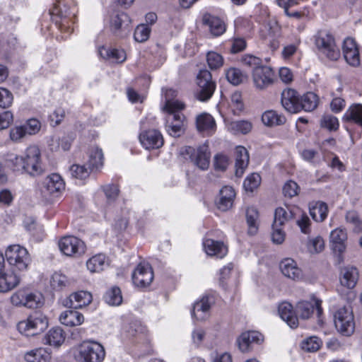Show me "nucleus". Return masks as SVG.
<instances>
[{
  "mask_svg": "<svg viewBox=\"0 0 362 362\" xmlns=\"http://www.w3.org/2000/svg\"><path fill=\"white\" fill-rule=\"evenodd\" d=\"M151 28L146 25H139L134 30V37L137 42H144L149 37Z\"/></svg>",
  "mask_w": 362,
  "mask_h": 362,
  "instance_id": "51",
  "label": "nucleus"
},
{
  "mask_svg": "<svg viewBox=\"0 0 362 362\" xmlns=\"http://www.w3.org/2000/svg\"><path fill=\"white\" fill-rule=\"evenodd\" d=\"M203 23L209 28L214 36H219L226 31L224 23L218 17L206 13L203 16Z\"/></svg>",
  "mask_w": 362,
  "mask_h": 362,
  "instance_id": "30",
  "label": "nucleus"
},
{
  "mask_svg": "<svg viewBox=\"0 0 362 362\" xmlns=\"http://www.w3.org/2000/svg\"><path fill=\"white\" fill-rule=\"evenodd\" d=\"M258 218L259 213L257 210L253 207H248L246 211V221L248 226V233L255 235L258 230Z\"/></svg>",
  "mask_w": 362,
  "mask_h": 362,
  "instance_id": "38",
  "label": "nucleus"
},
{
  "mask_svg": "<svg viewBox=\"0 0 362 362\" xmlns=\"http://www.w3.org/2000/svg\"><path fill=\"white\" fill-rule=\"evenodd\" d=\"M299 187L298 184L293 181L289 180L286 182L283 187V194L285 197L292 198L298 194Z\"/></svg>",
  "mask_w": 362,
  "mask_h": 362,
  "instance_id": "59",
  "label": "nucleus"
},
{
  "mask_svg": "<svg viewBox=\"0 0 362 362\" xmlns=\"http://www.w3.org/2000/svg\"><path fill=\"white\" fill-rule=\"evenodd\" d=\"M310 215L317 222L323 221L327 216V206L325 202H317L309 208Z\"/></svg>",
  "mask_w": 362,
  "mask_h": 362,
  "instance_id": "37",
  "label": "nucleus"
},
{
  "mask_svg": "<svg viewBox=\"0 0 362 362\" xmlns=\"http://www.w3.org/2000/svg\"><path fill=\"white\" fill-rule=\"evenodd\" d=\"M27 134L32 135L39 132L40 129V123L36 119H30L27 123L23 125Z\"/></svg>",
  "mask_w": 362,
  "mask_h": 362,
  "instance_id": "64",
  "label": "nucleus"
},
{
  "mask_svg": "<svg viewBox=\"0 0 362 362\" xmlns=\"http://www.w3.org/2000/svg\"><path fill=\"white\" fill-rule=\"evenodd\" d=\"M5 166L18 174L25 172L24 156H19L13 153H8L4 156Z\"/></svg>",
  "mask_w": 362,
  "mask_h": 362,
  "instance_id": "29",
  "label": "nucleus"
},
{
  "mask_svg": "<svg viewBox=\"0 0 362 362\" xmlns=\"http://www.w3.org/2000/svg\"><path fill=\"white\" fill-rule=\"evenodd\" d=\"M280 269L282 274L293 280H298L302 277V271L297 267L296 262L292 259H285L280 263Z\"/></svg>",
  "mask_w": 362,
  "mask_h": 362,
  "instance_id": "27",
  "label": "nucleus"
},
{
  "mask_svg": "<svg viewBox=\"0 0 362 362\" xmlns=\"http://www.w3.org/2000/svg\"><path fill=\"white\" fill-rule=\"evenodd\" d=\"M67 283L66 276L59 273H54L50 281L51 286L54 290H62L66 286Z\"/></svg>",
  "mask_w": 362,
  "mask_h": 362,
  "instance_id": "56",
  "label": "nucleus"
},
{
  "mask_svg": "<svg viewBox=\"0 0 362 362\" xmlns=\"http://www.w3.org/2000/svg\"><path fill=\"white\" fill-rule=\"evenodd\" d=\"M344 119L346 122L357 124L362 127V105H351L345 112Z\"/></svg>",
  "mask_w": 362,
  "mask_h": 362,
  "instance_id": "36",
  "label": "nucleus"
},
{
  "mask_svg": "<svg viewBox=\"0 0 362 362\" xmlns=\"http://www.w3.org/2000/svg\"><path fill=\"white\" fill-rule=\"evenodd\" d=\"M49 13L61 32L69 34L73 31L71 26L74 23L75 13L67 8L63 2L59 1L56 4Z\"/></svg>",
  "mask_w": 362,
  "mask_h": 362,
  "instance_id": "2",
  "label": "nucleus"
},
{
  "mask_svg": "<svg viewBox=\"0 0 362 362\" xmlns=\"http://www.w3.org/2000/svg\"><path fill=\"white\" fill-rule=\"evenodd\" d=\"M65 188V184L62 177L57 173L47 176L42 182L40 192L45 199L49 196L57 197Z\"/></svg>",
  "mask_w": 362,
  "mask_h": 362,
  "instance_id": "10",
  "label": "nucleus"
},
{
  "mask_svg": "<svg viewBox=\"0 0 362 362\" xmlns=\"http://www.w3.org/2000/svg\"><path fill=\"white\" fill-rule=\"evenodd\" d=\"M358 272L356 267H345L341 269L339 281L342 286L351 289L356 285Z\"/></svg>",
  "mask_w": 362,
  "mask_h": 362,
  "instance_id": "22",
  "label": "nucleus"
},
{
  "mask_svg": "<svg viewBox=\"0 0 362 362\" xmlns=\"http://www.w3.org/2000/svg\"><path fill=\"white\" fill-rule=\"evenodd\" d=\"M262 121L266 126L274 127L284 124L286 119L276 111L267 110L262 114Z\"/></svg>",
  "mask_w": 362,
  "mask_h": 362,
  "instance_id": "35",
  "label": "nucleus"
},
{
  "mask_svg": "<svg viewBox=\"0 0 362 362\" xmlns=\"http://www.w3.org/2000/svg\"><path fill=\"white\" fill-rule=\"evenodd\" d=\"M49 358L48 353L42 348L33 350L25 356L28 362H45Z\"/></svg>",
  "mask_w": 362,
  "mask_h": 362,
  "instance_id": "47",
  "label": "nucleus"
},
{
  "mask_svg": "<svg viewBox=\"0 0 362 362\" xmlns=\"http://www.w3.org/2000/svg\"><path fill=\"white\" fill-rule=\"evenodd\" d=\"M21 281V276L13 269L11 272L0 273V293H6L16 288Z\"/></svg>",
  "mask_w": 362,
  "mask_h": 362,
  "instance_id": "26",
  "label": "nucleus"
},
{
  "mask_svg": "<svg viewBox=\"0 0 362 362\" xmlns=\"http://www.w3.org/2000/svg\"><path fill=\"white\" fill-rule=\"evenodd\" d=\"M181 154L202 170H206L209 167L211 153L208 145L205 144L197 148L185 146Z\"/></svg>",
  "mask_w": 362,
  "mask_h": 362,
  "instance_id": "6",
  "label": "nucleus"
},
{
  "mask_svg": "<svg viewBox=\"0 0 362 362\" xmlns=\"http://www.w3.org/2000/svg\"><path fill=\"white\" fill-rule=\"evenodd\" d=\"M315 45H333L335 44L334 37L327 31H320L315 36Z\"/></svg>",
  "mask_w": 362,
  "mask_h": 362,
  "instance_id": "52",
  "label": "nucleus"
},
{
  "mask_svg": "<svg viewBox=\"0 0 362 362\" xmlns=\"http://www.w3.org/2000/svg\"><path fill=\"white\" fill-rule=\"evenodd\" d=\"M231 107L234 115H239L243 110L241 94L235 92L231 95Z\"/></svg>",
  "mask_w": 362,
  "mask_h": 362,
  "instance_id": "60",
  "label": "nucleus"
},
{
  "mask_svg": "<svg viewBox=\"0 0 362 362\" xmlns=\"http://www.w3.org/2000/svg\"><path fill=\"white\" fill-rule=\"evenodd\" d=\"M59 320L62 324L66 326L75 327L81 325L84 322V317L75 309L68 310L60 315Z\"/></svg>",
  "mask_w": 362,
  "mask_h": 362,
  "instance_id": "31",
  "label": "nucleus"
},
{
  "mask_svg": "<svg viewBox=\"0 0 362 362\" xmlns=\"http://www.w3.org/2000/svg\"><path fill=\"white\" fill-rule=\"evenodd\" d=\"M81 165L76 164L71 165L70 168V171L72 176L81 180L87 178L92 170L89 168L88 165Z\"/></svg>",
  "mask_w": 362,
  "mask_h": 362,
  "instance_id": "48",
  "label": "nucleus"
},
{
  "mask_svg": "<svg viewBox=\"0 0 362 362\" xmlns=\"http://www.w3.org/2000/svg\"><path fill=\"white\" fill-rule=\"evenodd\" d=\"M261 182V177L257 173H252L246 177L243 186L247 191L253 192Z\"/></svg>",
  "mask_w": 362,
  "mask_h": 362,
  "instance_id": "53",
  "label": "nucleus"
},
{
  "mask_svg": "<svg viewBox=\"0 0 362 362\" xmlns=\"http://www.w3.org/2000/svg\"><path fill=\"white\" fill-rule=\"evenodd\" d=\"M98 54L105 59L116 62H123L126 59V52L121 47H99Z\"/></svg>",
  "mask_w": 362,
  "mask_h": 362,
  "instance_id": "25",
  "label": "nucleus"
},
{
  "mask_svg": "<svg viewBox=\"0 0 362 362\" xmlns=\"http://www.w3.org/2000/svg\"><path fill=\"white\" fill-rule=\"evenodd\" d=\"M296 223L300 228V231L303 233H304L305 235H309L310 233L311 223H310V218H308V216L306 214H303L301 215V217L297 220Z\"/></svg>",
  "mask_w": 362,
  "mask_h": 362,
  "instance_id": "63",
  "label": "nucleus"
},
{
  "mask_svg": "<svg viewBox=\"0 0 362 362\" xmlns=\"http://www.w3.org/2000/svg\"><path fill=\"white\" fill-rule=\"evenodd\" d=\"M321 125L329 131H335L339 127V122L337 118L333 115H325L322 119Z\"/></svg>",
  "mask_w": 362,
  "mask_h": 362,
  "instance_id": "61",
  "label": "nucleus"
},
{
  "mask_svg": "<svg viewBox=\"0 0 362 362\" xmlns=\"http://www.w3.org/2000/svg\"><path fill=\"white\" fill-rule=\"evenodd\" d=\"M43 305L42 297L40 294L28 293L24 306L28 308H37Z\"/></svg>",
  "mask_w": 362,
  "mask_h": 362,
  "instance_id": "50",
  "label": "nucleus"
},
{
  "mask_svg": "<svg viewBox=\"0 0 362 362\" xmlns=\"http://www.w3.org/2000/svg\"><path fill=\"white\" fill-rule=\"evenodd\" d=\"M252 76L255 87L259 90L265 89L272 86L276 80L273 69L263 64L253 70Z\"/></svg>",
  "mask_w": 362,
  "mask_h": 362,
  "instance_id": "11",
  "label": "nucleus"
},
{
  "mask_svg": "<svg viewBox=\"0 0 362 362\" xmlns=\"http://www.w3.org/2000/svg\"><path fill=\"white\" fill-rule=\"evenodd\" d=\"M91 301V294L87 291H81L64 299L62 304L64 307L76 310L89 305Z\"/></svg>",
  "mask_w": 362,
  "mask_h": 362,
  "instance_id": "16",
  "label": "nucleus"
},
{
  "mask_svg": "<svg viewBox=\"0 0 362 362\" xmlns=\"http://www.w3.org/2000/svg\"><path fill=\"white\" fill-rule=\"evenodd\" d=\"M132 278L135 286L139 288L148 286L153 279V272L151 267L148 264H139L134 270Z\"/></svg>",
  "mask_w": 362,
  "mask_h": 362,
  "instance_id": "14",
  "label": "nucleus"
},
{
  "mask_svg": "<svg viewBox=\"0 0 362 362\" xmlns=\"http://www.w3.org/2000/svg\"><path fill=\"white\" fill-rule=\"evenodd\" d=\"M228 128L234 134H246L252 130V124L247 120H238L231 122L228 124Z\"/></svg>",
  "mask_w": 362,
  "mask_h": 362,
  "instance_id": "42",
  "label": "nucleus"
},
{
  "mask_svg": "<svg viewBox=\"0 0 362 362\" xmlns=\"http://www.w3.org/2000/svg\"><path fill=\"white\" fill-rule=\"evenodd\" d=\"M235 175L242 177L249 163V154L243 146H238L235 149Z\"/></svg>",
  "mask_w": 362,
  "mask_h": 362,
  "instance_id": "28",
  "label": "nucleus"
},
{
  "mask_svg": "<svg viewBox=\"0 0 362 362\" xmlns=\"http://www.w3.org/2000/svg\"><path fill=\"white\" fill-rule=\"evenodd\" d=\"M287 221H288V211H286L284 208H277L275 210L274 220L272 225L281 227Z\"/></svg>",
  "mask_w": 362,
  "mask_h": 362,
  "instance_id": "57",
  "label": "nucleus"
},
{
  "mask_svg": "<svg viewBox=\"0 0 362 362\" xmlns=\"http://www.w3.org/2000/svg\"><path fill=\"white\" fill-rule=\"evenodd\" d=\"M25 172L30 176L41 175L45 172V168L41 161V153L37 146L28 147L24 156Z\"/></svg>",
  "mask_w": 362,
  "mask_h": 362,
  "instance_id": "7",
  "label": "nucleus"
},
{
  "mask_svg": "<svg viewBox=\"0 0 362 362\" xmlns=\"http://www.w3.org/2000/svg\"><path fill=\"white\" fill-rule=\"evenodd\" d=\"M13 96L11 91L4 88H0V107H8L13 103Z\"/></svg>",
  "mask_w": 362,
  "mask_h": 362,
  "instance_id": "58",
  "label": "nucleus"
},
{
  "mask_svg": "<svg viewBox=\"0 0 362 362\" xmlns=\"http://www.w3.org/2000/svg\"><path fill=\"white\" fill-rule=\"evenodd\" d=\"M241 63L253 70L262 65V61L260 58L252 54H245L240 59Z\"/></svg>",
  "mask_w": 362,
  "mask_h": 362,
  "instance_id": "54",
  "label": "nucleus"
},
{
  "mask_svg": "<svg viewBox=\"0 0 362 362\" xmlns=\"http://www.w3.org/2000/svg\"><path fill=\"white\" fill-rule=\"evenodd\" d=\"M86 266L92 273L100 272L108 266V262L105 255L98 254L90 257L87 261Z\"/></svg>",
  "mask_w": 362,
  "mask_h": 362,
  "instance_id": "34",
  "label": "nucleus"
},
{
  "mask_svg": "<svg viewBox=\"0 0 362 362\" xmlns=\"http://www.w3.org/2000/svg\"><path fill=\"white\" fill-rule=\"evenodd\" d=\"M139 141L146 149L159 148L163 145V138L160 132L156 129H149L141 132Z\"/></svg>",
  "mask_w": 362,
  "mask_h": 362,
  "instance_id": "18",
  "label": "nucleus"
},
{
  "mask_svg": "<svg viewBox=\"0 0 362 362\" xmlns=\"http://www.w3.org/2000/svg\"><path fill=\"white\" fill-rule=\"evenodd\" d=\"M315 52L322 58L330 60H337L340 57V50L338 47H317Z\"/></svg>",
  "mask_w": 362,
  "mask_h": 362,
  "instance_id": "45",
  "label": "nucleus"
},
{
  "mask_svg": "<svg viewBox=\"0 0 362 362\" xmlns=\"http://www.w3.org/2000/svg\"><path fill=\"white\" fill-rule=\"evenodd\" d=\"M105 356L104 347L95 341H83L76 349L77 362H102Z\"/></svg>",
  "mask_w": 362,
  "mask_h": 362,
  "instance_id": "4",
  "label": "nucleus"
},
{
  "mask_svg": "<svg viewBox=\"0 0 362 362\" xmlns=\"http://www.w3.org/2000/svg\"><path fill=\"white\" fill-rule=\"evenodd\" d=\"M264 340L261 333L257 331H249L243 333L237 339V344L242 352L250 351L252 345L259 344Z\"/></svg>",
  "mask_w": 362,
  "mask_h": 362,
  "instance_id": "17",
  "label": "nucleus"
},
{
  "mask_svg": "<svg viewBox=\"0 0 362 362\" xmlns=\"http://www.w3.org/2000/svg\"><path fill=\"white\" fill-rule=\"evenodd\" d=\"M185 107V104L180 101H168L165 105V110L168 112L166 130L173 137L180 136L184 132L185 116L180 110Z\"/></svg>",
  "mask_w": 362,
  "mask_h": 362,
  "instance_id": "1",
  "label": "nucleus"
},
{
  "mask_svg": "<svg viewBox=\"0 0 362 362\" xmlns=\"http://www.w3.org/2000/svg\"><path fill=\"white\" fill-rule=\"evenodd\" d=\"M197 99L204 102L209 100L216 89V83L212 80L211 72L206 69L200 70L197 76Z\"/></svg>",
  "mask_w": 362,
  "mask_h": 362,
  "instance_id": "9",
  "label": "nucleus"
},
{
  "mask_svg": "<svg viewBox=\"0 0 362 362\" xmlns=\"http://www.w3.org/2000/svg\"><path fill=\"white\" fill-rule=\"evenodd\" d=\"M322 341L317 337H310L305 339L301 344V348L308 352L317 351L321 346Z\"/></svg>",
  "mask_w": 362,
  "mask_h": 362,
  "instance_id": "49",
  "label": "nucleus"
},
{
  "mask_svg": "<svg viewBox=\"0 0 362 362\" xmlns=\"http://www.w3.org/2000/svg\"><path fill=\"white\" fill-rule=\"evenodd\" d=\"M204 247L206 253L209 256L222 258L227 253V248L222 242L216 241L212 239H206L204 242Z\"/></svg>",
  "mask_w": 362,
  "mask_h": 362,
  "instance_id": "32",
  "label": "nucleus"
},
{
  "mask_svg": "<svg viewBox=\"0 0 362 362\" xmlns=\"http://www.w3.org/2000/svg\"><path fill=\"white\" fill-rule=\"evenodd\" d=\"M64 332L59 327L51 329L46 335L47 343L50 346H59L64 342Z\"/></svg>",
  "mask_w": 362,
  "mask_h": 362,
  "instance_id": "41",
  "label": "nucleus"
},
{
  "mask_svg": "<svg viewBox=\"0 0 362 362\" xmlns=\"http://www.w3.org/2000/svg\"><path fill=\"white\" fill-rule=\"evenodd\" d=\"M207 63L211 69H216L222 66L223 59L221 54L215 52H209L206 56Z\"/></svg>",
  "mask_w": 362,
  "mask_h": 362,
  "instance_id": "55",
  "label": "nucleus"
},
{
  "mask_svg": "<svg viewBox=\"0 0 362 362\" xmlns=\"http://www.w3.org/2000/svg\"><path fill=\"white\" fill-rule=\"evenodd\" d=\"M334 318L336 329L339 332L344 336H350L354 333L355 322L353 312L349 306L339 308Z\"/></svg>",
  "mask_w": 362,
  "mask_h": 362,
  "instance_id": "8",
  "label": "nucleus"
},
{
  "mask_svg": "<svg viewBox=\"0 0 362 362\" xmlns=\"http://www.w3.org/2000/svg\"><path fill=\"white\" fill-rule=\"evenodd\" d=\"M318 101V96L313 92H307L303 95H300L299 112L314 110L317 107Z\"/></svg>",
  "mask_w": 362,
  "mask_h": 362,
  "instance_id": "33",
  "label": "nucleus"
},
{
  "mask_svg": "<svg viewBox=\"0 0 362 362\" xmlns=\"http://www.w3.org/2000/svg\"><path fill=\"white\" fill-rule=\"evenodd\" d=\"M226 77L228 81L234 86H238L247 79L246 74L235 67H230L226 71Z\"/></svg>",
  "mask_w": 362,
  "mask_h": 362,
  "instance_id": "39",
  "label": "nucleus"
},
{
  "mask_svg": "<svg viewBox=\"0 0 362 362\" xmlns=\"http://www.w3.org/2000/svg\"><path fill=\"white\" fill-rule=\"evenodd\" d=\"M103 298L105 303L110 305H119L122 302V296L120 288L117 286L112 287L105 293Z\"/></svg>",
  "mask_w": 362,
  "mask_h": 362,
  "instance_id": "43",
  "label": "nucleus"
},
{
  "mask_svg": "<svg viewBox=\"0 0 362 362\" xmlns=\"http://www.w3.org/2000/svg\"><path fill=\"white\" fill-rule=\"evenodd\" d=\"M229 160L227 156L217 154L214 157V165L215 170L225 171L228 165Z\"/></svg>",
  "mask_w": 362,
  "mask_h": 362,
  "instance_id": "62",
  "label": "nucleus"
},
{
  "mask_svg": "<svg viewBox=\"0 0 362 362\" xmlns=\"http://www.w3.org/2000/svg\"><path fill=\"white\" fill-rule=\"evenodd\" d=\"M211 302L208 296H204L194 304L192 316L197 320L204 321L209 317Z\"/></svg>",
  "mask_w": 362,
  "mask_h": 362,
  "instance_id": "23",
  "label": "nucleus"
},
{
  "mask_svg": "<svg viewBox=\"0 0 362 362\" xmlns=\"http://www.w3.org/2000/svg\"><path fill=\"white\" fill-rule=\"evenodd\" d=\"M5 257L13 270L16 269L25 271L31 262L28 250L19 245L8 246L5 252Z\"/></svg>",
  "mask_w": 362,
  "mask_h": 362,
  "instance_id": "5",
  "label": "nucleus"
},
{
  "mask_svg": "<svg viewBox=\"0 0 362 362\" xmlns=\"http://www.w3.org/2000/svg\"><path fill=\"white\" fill-rule=\"evenodd\" d=\"M281 104L291 113L299 112L300 95L291 88L285 89L281 93Z\"/></svg>",
  "mask_w": 362,
  "mask_h": 362,
  "instance_id": "19",
  "label": "nucleus"
},
{
  "mask_svg": "<svg viewBox=\"0 0 362 362\" xmlns=\"http://www.w3.org/2000/svg\"><path fill=\"white\" fill-rule=\"evenodd\" d=\"M197 128L199 132L212 129L215 125L214 118L207 113H203L197 117Z\"/></svg>",
  "mask_w": 362,
  "mask_h": 362,
  "instance_id": "46",
  "label": "nucleus"
},
{
  "mask_svg": "<svg viewBox=\"0 0 362 362\" xmlns=\"http://www.w3.org/2000/svg\"><path fill=\"white\" fill-rule=\"evenodd\" d=\"M131 19L125 13H118L111 19V29L117 36L125 37L131 31Z\"/></svg>",
  "mask_w": 362,
  "mask_h": 362,
  "instance_id": "15",
  "label": "nucleus"
},
{
  "mask_svg": "<svg viewBox=\"0 0 362 362\" xmlns=\"http://www.w3.org/2000/svg\"><path fill=\"white\" fill-rule=\"evenodd\" d=\"M344 57L346 62L352 66L360 64L359 50L358 47H342Z\"/></svg>",
  "mask_w": 362,
  "mask_h": 362,
  "instance_id": "44",
  "label": "nucleus"
},
{
  "mask_svg": "<svg viewBox=\"0 0 362 362\" xmlns=\"http://www.w3.org/2000/svg\"><path fill=\"white\" fill-rule=\"evenodd\" d=\"M59 247L66 256L81 255L85 252V243L79 238L69 235L62 238L59 242Z\"/></svg>",
  "mask_w": 362,
  "mask_h": 362,
  "instance_id": "12",
  "label": "nucleus"
},
{
  "mask_svg": "<svg viewBox=\"0 0 362 362\" xmlns=\"http://www.w3.org/2000/svg\"><path fill=\"white\" fill-rule=\"evenodd\" d=\"M321 303L320 300L315 297H313L311 300H300L298 302L295 308L296 316L303 320H308L312 316L315 309L317 317H320L322 313Z\"/></svg>",
  "mask_w": 362,
  "mask_h": 362,
  "instance_id": "13",
  "label": "nucleus"
},
{
  "mask_svg": "<svg viewBox=\"0 0 362 362\" xmlns=\"http://www.w3.org/2000/svg\"><path fill=\"white\" fill-rule=\"evenodd\" d=\"M278 312L281 318L285 321L292 329L298 326V319L292 305L288 302H283L278 307Z\"/></svg>",
  "mask_w": 362,
  "mask_h": 362,
  "instance_id": "21",
  "label": "nucleus"
},
{
  "mask_svg": "<svg viewBox=\"0 0 362 362\" xmlns=\"http://www.w3.org/2000/svg\"><path fill=\"white\" fill-rule=\"evenodd\" d=\"M48 327V319L42 313L35 311L26 320L17 325L18 330L23 334L30 337L43 332Z\"/></svg>",
  "mask_w": 362,
  "mask_h": 362,
  "instance_id": "3",
  "label": "nucleus"
},
{
  "mask_svg": "<svg viewBox=\"0 0 362 362\" xmlns=\"http://www.w3.org/2000/svg\"><path fill=\"white\" fill-rule=\"evenodd\" d=\"M347 235L345 230L337 228L331 232L330 245L334 253L339 255L342 254L346 249L345 242Z\"/></svg>",
  "mask_w": 362,
  "mask_h": 362,
  "instance_id": "24",
  "label": "nucleus"
},
{
  "mask_svg": "<svg viewBox=\"0 0 362 362\" xmlns=\"http://www.w3.org/2000/svg\"><path fill=\"white\" fill-rule=\"evenodd\" d=\"M235 197V192L232 187L225 186L222 187L216 201L218 209L222 211L229 210L233 206Z\"/></svg>",
  "mask_w": 362,
  "mask_h": 362,
  "instance_id": "20",
  "label": "nucleus"
},
{
  "mask_svg": "<svg viewBox=\"0 0 362 362\" xmlns=\"http://www.w3.org/2000/svg\"><path fill=\"white\" fill-rule=\"evenodd\" d=\"M87 165L93 170L98 169L103 165V153L101 148L93 147L89 153V159Z\"/></svg>",
  "mask_w": 362,
  "mask_h": 362,
  "instance_id": "40",
  "label": "nucleus"
}]
</instances>
